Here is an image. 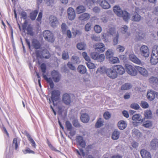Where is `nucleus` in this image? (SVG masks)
<instances>
[{
    "mask_svg": "<svg viewBox=\"0 0 158 158\" xmlns=\"http://www.w3.org/2000/svg\"><path fill=\"white\" fill-rule=\"evenodd\" d=\"M33 56L35 59L39 60L42 58L48 59L50 57V55L48 50L46 49L41 50H36L35 53L33 54Z\"/></svg>",
    "mask_w": 158,
    "mask_h": 158,
    "instance_id": "nucleus-1",
    "label": "nucleus"
},
{
    "mask_svg": "<svg viewBox=\"0 0 158 158\" xmlns=\"http://www.w3.org/2000/svg\"><path fill=\"white\" fill-rule=\"evenodd\" d=\"M43 35L45 40L49 42H53L54 39L53 34L49 31L47 30L43 32Z\"/></svg>",
    "mask_w": 158,
    "mask_h": 158,
    "instance_id": "nucleus-2",
    "label": "nucleus"
},
{
    "mask_svg": "<svg viewBox=\"0 0 158 158\" xmlns=\"http://www.w3.org/2000/svg\"><path fill=\"white\" fill-rule=\"evenodd\" d=\"M60 92L58 90H54L51 93V99L55 105V102L58 101L60 98Z\"/></svg>",
    "mask_w": 158,
    "mask_h": 158,
    "instance_id": "nucleus-3",
    "label": "nucleus"
},
{
    "mask_svg": "<svg viewBox=\"0 0 158 158\" xmlns=\"http://www.w3.org/2000/svg\"><path fill=\"white\" fill-rule=\"evenodd\" d=\"M140 51L141 56L146 58L149 56L150 54L149 50L148 47L146 45L142 46L140 48Z\"/></svg>",
    "mask_w": 158,
    "mask_h": 158,
    "instance_id": "nucleus-4",
    "label": "nucleus"
},
{
    "mask_svg": "<svg viewBox=\"0 0 158 158\" xmlns=\"http://www.w3.org/2000/svg\"><path fill=\"white\" fill-rule=\"evenodd\" d=\"M106 74L110 78L114 79L117 77V72L114 69L113 66L110 68L106 69Z\"/></svg>",
    "mask_w": 158,
    "mask_h": 158,
    "instance_id": "nucleus-5",
    "label": "nucleus"
},
{
    "mask_svg": "<svg viewBox=\"0 0 158 158\" xmlns=\"http://www.w3.org/2000/svg\"><path fill=\"white\" fill-rule=\"evenodd\" d=\"M126 69L128 73L131 76H135L137 74L135 66L134 67L130 65L127 64Z\"/></svg>",
    "mask_w": 158,
    "mask_h": 158,
    "instance_id": "nucleus-6",
    "label": "nucleus"
},
{
    "mask_svg": "<svg viewBox=\"0 0 158 158\" xmlns=\"http://www.w3.org/2000/svg\"><path fill=\"white\" fill-rule=\"evenodd\" d=\"M76 141L77 145L82 148H84L86 146V143L83 137L81 136L76 137Z\"/></svg>",
    "mask_w": 158,
    "mask_h": 158,
    "instance_id": "nucleus-7",
    "label": "nucleus"
},
{
    "mask_svg": "<svg viewBox=\"0 0 158 158\" xmlns=\"http://www.w3.org/2000/svg\"><path fill=\"white\" fill-rule=\"evenodd\" d=\"M147 96L149 100L152 101L155 97L158 98V93L152 90H149L148 91Z\"/></svg>",
    "mask_w": 158,
    "mask_h": 158,
    "instance_id": "nucleus-8",
    "label": "nucleus"
},
{
    "mask_svg": "<svg viewBox=\"0 0 158 158\" xmlns=\"http://www.w3.org/2000/svg\"><path fill=\"white\" fill-rule=\"evenodd\" d=\"M51 74L52 78L55 82H57L60 81L61 76L58 72L53 70L51 72Z\"/></svg>",
    "mask_w": 158,
    "mask_h": 158,
    "instance_id": "nucleus-9",
    "label": "nucleus"
},
{
    "mask_svg": "<svg viewBox=\"0 0 158 158\" xmlns=\"http://www.w3.org/2000/svg\"><path fill=\"white\" fill-rule=\"evenodd\" d=\"M49 23L51 26L53 27H56L59 24V22L56 17L51 15L49 18Z\"/></svg>",
    "mask_w": 158,
    "mask_h": 158,
    "instance_id": "nucleus-10",
    "label": "nucleus"
},
{
    "mask_svg": "<svg viewBox=\"0 0 158 158\" xmlns=\"http://www.w3.org/2000/svg\"><path fill=\"white\" fill-rule=\"evenodd\" d=\"M94 48L97 52L102 53L103 52L105 49L104 44L102 43H98L95 44Z\"/></svg>",
    "mask_w": 158,
    "mask_h": 158,
    "instance_id": "nucleus-11",
    "label": "nucleus"
},
{
    "mask_svg": "<svg viewBox=\"0 0 158 158\" xmlns=\"http://www.w3.org/2000/svg\"><path fill=\"white\" fill-rule=\"evenodd\" d=\"M68 17L71 20H73L76 17V14L74 9L71 7H69L67 10Z\"/></svg>",
    "mask_w": 158,
    "mask_h": 158,
    "instance_id": "nucleus-12",
    "label": "nucleus"
},
{
    "mask_svg": "<svg viewBox=\"0 0 158 158\" xmlns=\"http://www.w3.org/2000/svg\"><path fill=\"white\" fill-rule=\"evenodd\" d=\"M135 68L138 72L141 75L147 77L148 75V73L147 69L138 66H136Z\"/></svg>",
    "mask_w": 158,
    "mask_h": 158,
    "instance_id": "nucleus-13",
    "label": "nucleus"
},
{
    "mask_svg": "<svg viewBox=\"0 0 158 158\" xmlns=\"http://www.w3.org/2000/svg\"><path fill=\"white\" fill-rule=\"evenodd\" d=\"M129 58L131 61L135 64H141V61L133 54L129 55Z\"/></svg>",
    "mask_w": 158,
    "mask_h": 158,
    "instance_id": "nucleus-14",
    "label": "nucleus"
},
{
    "mask_svg": "<svg viewBox=\"0 0 158 158\" xmlns=\"http://www.w3.org/2000/svg\"><path fill=\"white\" fill-rule=\"evenodd\" d=\"M135 11L136 13L134 14V15L131 18V20L134 21L139 22L140 21L141 19V16L138 13H140L139 11V9L137 7H136L135 8Z\"/></svg>",
    "mask_w": 158,
    "mask_h": 158,
    "instance_id": "nucleus-15",
    "label": "nucleus"
},
{
    "mask_svg": "<svg viewBox=\"0 0 158 158\" xmlns=\"http://www.w3.org/2000/svg\"><path fill=\"white\" fill-rule=\"evenodd\" d=\"M98 1L99 4L103 8L108 9L110 8V5L106 0H98Z\"/></svg>",
    "mask_w": 158,
    "mask_h": 158,
    "instance_id": "nucleus-16",
    "label": "nucleus"
},
{
    "mask_svg": "<svg viewBox=\"0 0 158 158\" xmlns=\"http://www.w3.org/2000/svg\"><path fill=\"white\" fill-rule=\"evenodd\" d=\"M114 69L115 71L117 72V75L118 73L119 74H123L125 72V70L124 68L122 66L118 65H114L113 66Z\"/></svg>",
    "mask_w": 158,
    "mask_h": 158,
    "instance_id": "nucleus-17",
    "label": "nucleus"
},
{
    "mask_svg": "<svg viewBox=\"0 0 158 158\" xmlns=\"http://www.w3.org/2000/svg\"><path fill=\"white\" fill-rule=\"evenodd\" d=\"M133 120L139 123H142L144 121L143 118H142L141 115L139 114H137L133 115L132 117Z\"/></svg>",
    "mask_w": 158,
    "mask_h": 158,
    "instance_id": "nucleus-18",
    "label": "nucleus"
},
{
    "mask_svg": "<svg viewBox=\"0 0 158 158\" xmlns=\"http://www.w3.org/2000/svg\"><path fill=\"white\" fill-rule=\"evenodd\" d=\"M31 46L35 49H39L41 45L39 41L35 39H33L31 40Z\"/></svg>",
    "mask_w": 158,
    "mask_h": 158,
    "instance_id": "nucleus-19",
    "label": "nucleus"
},
{
    "mask_svg": "<svg viewBox=\"0 0 158 158\" xmlns=\"http://www.w3.org/2000/svg\"><path fill=\"white\" fill-rule=\"evenodd\" d=\"M140 153L142 158H152L150 153L145 150H141Z\"/></svg>",
    "mask_w": 158,
    "mask_h": 158,
    "instance_id": "nucleus-20",
    "label": "nucleus"
},
{
    "mask_svg": "<svg viewBox=\"0 0 158 158\" xmlns=\"http://www.w3.org/2000/svg\"><path fill=\"white\" fill-rule=\"evenodd\" d=\"M63 100L64 102L66 105L70 104L71 100L69 95L67 94H64L63 96Z\"/></svg>",
    "mask_w": 158,
    "mask_h": 158,
    "instance_id": "nucleus-21",
    "label": "nucleus"
},
{
    "mask_svg": "<svg viewBox=\"0 0 158 158\" xmlns=\"http://www.w3.org/2000/svg\"><path fill=\"white\" fill-rule=\"evenodd\" d=\"M90 15L87 13H84L81 15L79 19L80 20L85 21L88 20L90 18Z\"/></svg>",
    "mask_w": 158,
    "mask_h": 158,
    "instance_id": "nucleus-22",
    "label": "nucleus"
},
{
    "mask_svg": "<svg viewBox=\"0 0 158 158\" xmlns=\"http://www.w3.org/2000/svg\"><path fill=\"white\" fill-rule=\"evenodd\" d=\"M113 10L114 13L118 17H120L121 14L123 11L120 7L118 6H115L113 8Z\"/></svg>",
    "mask_w": 158,
    "mask_h": 158,
    "instance_id": "nucleus-23",
    "label": "nucleus"
},
{
    "mask_svg": "<svg viewBox=\"0 0 158 158\" xmlns=\"http://www.w3.org/2000/svg\"><path fill=\"white\" fill-rule=\"evenodd\" d=\"M150 147L153 149H156L158 147V139H153L151 142Z\"/></svg>",
    "mask_w": 158,
    "mask_h": 158,
    "instance_id": "nucleus-24",
    "label": "nucleus"
},
{
    "mask_svg": "<svg viewBox=\"0 0 158 158\" xmlns=\"http://www.w3.org/2000/svg\"><path fill=\"white\" fill-rule=\"evenodd\" d=\"M150 61L152 65L156 64L158 62V56H156L154 55L151 54Z\"/></svg>",
    "mask_w": 158,
    "mask_h": 158,
    "instance_id": "nucleus-25",
    "label": "nucleus"
},
{
    "mask_svg": "<svg viewBox=\"0 0 158 158\" xmlns=\"http://www.w3.org/2000/svg\"><path fill=\"white\" fill-rule=\"evenodd\" d=\"M120 17H123V19L125 21H127L130 19V14L126 11H123L121 14Z\"/></svg>",
    "mask_w": 158,
    "mask_h": 158,
    "instance_id": "nucleus-26",
    "label": "nucleus"
},
{
    "mask_svg": "<svg viewBox=\"0 0 158 158\" xmlns=\"http://www.w3.org/2000/svg\"><path fill=\"white\" fill-rule=\"evenodd\" d=\"M120 132L117 130H115L113 132L112 135V138L113 140H117L119 137Z\"/></svg>",
    "mask_w": 158,
    "mask_h": 158,
    "instance_id": "nucleus-27",
    "label": "nucleus"
},
{
    "mask_svg": "<svg viewBox=\"0 0 158 158\" xmlns=\"http://www.w3.org/2000/svg\"><path fill=\"white\" fill-rule=\"evenodd\" d=\"M77 69L78 72L81 74H84L87 71L86 67L82 65H79L78 66Z\"/></svg>",
    "mask_w": 158,
    "mask_h": 158,
    "instance_id": "nucleus-28",
    "label": "nucleus"
},
{
    "mask_svg": "<svg viewBox=\"0 0 158 158\" xmlns=\"http://www.w3.org/2000/svg\"><path fill=\"white\" fill-rule=\"evenodd\" d=\"M128 27L126 25H122L120 29L121 32L123 34H126L127 36L130 35V33L127 31Z\"/></svg>",
    "mask_w": 158,
    "mask_h": 158,
    "instance_id": "nucleus-29",
    "label": "nucleus"
},
{
    "mask_svg": "<svg viewBox=\"0 0 158 158\" xmlns=\"http://www.w3.org/2000/svg\"><path fill=\"white\" fill-rule=\"evenodd\" d=\"M118 126L120 130L124 129L127 127V123L123 120H121L118 123Z\"/></svg>",
    "mask_w": 158,
    "mask_h": 158,
    "instance_id": "nucleus-30",
    "label": "nucleus"
},
{
    "mask_svg": "<svg viewBox=\"0 0 158 158\" xmlns=\"http://www.w3.org/2000/svg\"><path fill=\"white\" fill-rule=\"evenodd\" d=\"M114 54V53L112 49H108L106 53V57L109 60L113 56Z\"/></svg>",
    "mask_w": 158,
    "mask_h": 158,
    "instance_id": "nucleus-31",
    "label": "nucleus"
},
{
    "mask_svg": "<svg viewBox=\"0 0 158 158\" xmlns=\"http://www.w3.org/2000/svg\"><path fill=\"white\" fill-rule=\"evenodd\" d=\"M81 119L83 123H86L89 121V118L87 114H81Z\"/></svg>",
    "mask_w": 158,
    "mask_h": 158,
    "instance_id": "nucleus-32",
    "label": "nucleus"
},
{
    "mask_svg": "<svg viewBox=\"0 0 158 158\" xmlns=\"http://www.w3.org/2000/svg\"><path fill=\"white\" fill-rule=\"evenodd\" d=\"M20 144V141L17 138H14L13 141L12 147L16 150H17Z\"/></svg>",
    "mask_w": 158,
    "mask_h": 158,
    "instance_id": "nucleus-33",
    "label": "nucleus"
},
{
    "mask_svg": "<svg viewBox=\"0 0 158 158\" xmlns=\"http://www.w3.org/2000/svg\"><path fill=\"white\" fill-rule=\"evenodd\" d=\"M26 135L27 136L28 140L30 142V143L31 144V146H32V147L35 148L36 147V143L35 141L31 137V136L28 133H27L26 134Z\"/></svg>",
    "mask_w": 158,
    "mask_h": 158,
    "instance_id": "nucleus-34",
    "label": "nucleus"
},
{
    "mask_svg": "<svg viewBox=\"0 0 158 158\" xmlns=\"http://www.w3.org/2000/svg\"><path fill=\"white\" fill-rule=\"evenodd\" d=\"M86 10V8L85 7L83 6H80L77 7L76 9L77 13L79 14L85 12Z\"/></svg>",
    "mask_w": 158,
    "mask_h": 158,
    "instance_id": "nucleus-35",
    "label": "nucleus"
},
{
    "mask_svg": "<svg viewBox=\"0 0 158 158\" xmlns=\"http://www.w3.org/2000/svg\"><path fill=\"white\" fill-rule=\"evenodd\" d=\"M132 87V85L130 83H127L123 84L121 89L122 90H128L131 89Z\"/></svg>",
    "mask_w": 158,
    "mask_h": 158,
    "instance_id": "nucleus-36",
    "label": "nucleus"
},
{
    "mask_svg": "<svg viewBox=\"0 0 158 158\" xmlns=\"http://www.w3.org/2000/svg\"><path fill=\"white\" fill-rule=\"evenodd\" d=\"M145 36V34L143 31L137 32L136 33V37L139 40L143 39Z\"/></svg>",
    "mask_w": 158,
    "mask_h": 158,
    "instance_id": "nucleus-37",
    "label": "nucleus"
},
{
    "mask_svg": "<svg viewBox=\"0 0 158 158\" xmlns=\"http://www.w3.org/2000/svg\"><path fill=\"white\" fill-rule=\"evenodd\" d=\"M71 61L74 64H79L80 62L79 57L76 56H73L72 57Z\"/></svg>",
    "mask_w": 158,
    "mask_h": 158,
    "instance_id": "nucleus-38",
    "label": "nucleus"
},
{
    "mask_svg": "<svg viewBox=\"0 0 158 158\" xmlns=\"http://www.w3.org/2000/svg\"><path fill=\"white\" fill-rule=\"evenodd\" d=\"M119 34L117 33L116 35L114 36L113 38V45H115L117 44L118 42Z\"/></svg>",
    "mask_w": 158,
    "mask_h": 158,
    "instance_id": "nucleus-39",
    "label": "nucleus"
},
{
    "mask_svg": "<svg viewBox=\"0 0 158 158\" xmlns=\"http://www.w3.org/2000/svg\"><path fill=\"white\" fill-rule=\"evenodd\" d=\"M149 81L151 83L154 85L158 84V78L156 77H150Z\"/></svg>",
    "mask_w": 158,
    "mask_h": 158,
    "instance_id": "nucleus-40",
    "label": "nucleus"
},
{
    "mask_svg": "<svg viewBox=\"0 0 158 158\" xmlns=\"http://www.w3.org/2000/svg\"><path fill=\"white\" fill-rule=\"evenodd\" d=\"M38 12V11L37 10H35L30 13V18L32 20H33L35 19Z\"/></svg>",
    "mask_w": 158,
    "mask_h": 158,
    "instance_id": "nucleus-41",
    "label": "nucleus"
},
{
    "mask_svg": "<svg viewBox=\"0 0 158 158\" xmlns=\"http://www.w3.org/2000/svg\"><path fill=\"white\" fill-rule=\"evenodd\" d=\"M96 0H87L85 3L87 5L89 9L94 5Z\"/></svg>",
    "mask_w": 158,
    "mask_h": 158,
    "instance_id": "nucleus-42",
    "label": "nucleus"
},
{
    "mask_svg": "<svg viewBox=\"0 0 158 158\" xmlns=\"http://www.w3.org/2000/svg\"><path fill=\"white\" fill-rule=\"evenodd\" d=\"M111 64L118 63L119 62V59L117 57L113 56L109 60Z\"/></svg>",
    "mask_w": 158,
    "mask_h": 158,
    "instance_id": "nucleus-43",
    "label": "nucleus"
},
{
    "mask_svg": "<svg viewBox=\"0 0 158 158\" xmlns=\"http://www.w3.org/2000/svg\"><path fill=\"white\" fill-rule=\"evenodd\" d=\"M106 69L105 66H102L98 68L96 72V73L98 74L100 73V74H102L104 73L105 72L106 73Z\"/></svg>",
    "mask_w": 158,
    "mask_h": 158,
    "instance_id": "nucleus-44",
    "label": "nucleus"
},
{
    "mask_svg": "<svg viewBox=\"0 0 158 158\" xmlns=\"http://www.w3.org/2000/svg\"><path fill=\"white\" fill-rule=\"evenodd\" d=\"M105 56L103 54H98L96 60L98 62H102L105 60Z\"/></svg>",
    "mask_w": 158,
    "mask_h": 158,
    "instance_id": "nucleus-45",
    "label": "nucleus"
},
{
    "mask_svg": "<svg viewBox=\"0 0 158 158\" xmlns=\"http://www.w3.org/2000/svg\"><path fill=\"white\" fill-rule=\"evenodd\" d=\"M145 118L146 119H150L152 116V112L150 110H146L144 112Z\"/></svg>",
    "mask_w": 158,
    "mask_h": 158,
    "instance_id": "nucleus-46",
    "label": "nucleus"
},
{
    "mask_svg": "<svg viewBox=\"0 0 158 158\" xmlns=\"http://www.w3.org/2000/svg\"><path fill=\"white\" fill-rule=\"evenodd\" d=\"M77 47L80 50H84L85 48V45L84 43H79L77 44Z\"/></svg>",
    "mask_w": 158,
    "mask_h": 158,
    "instance_id": "nucleus-47",
    "label": "nucleus"
},
{
    "mask_svg": "<svg viewBox=\"0 0 158 158\" xmlns=\"http://www.w3.org/2000/svg\"><path fill=\"white\" fill-rule=\"evenodd\" d=\"M103 122L102 121L101 118H99L98 120L95 124V126L97 128H99L102 127L103 124Z\"/></svg>",
    "mask_w": 158,
    "mask_h": 158,
    "instance_id": "nucleus-48",
    "label": "nucleus"
},
{
    "mask_svg": "<svg viewBox=\"0 0 158 158\" xmlns=\"http://www.w3.org/2000/svg\"><path fill=\"white\" fill-rule=\"evenodd\" d=\"M62 31L63 34H65L66 31L68 30V27L64 23H63L61 25Z\"/></svg>",
    "mask_w": 158,
    "mask_h": 158,
    "instance_id": "nucleus-49",
    "label": "nucleus"
},
{
    "mask_svg": "<svg viewBox=\"0 0 158 158\" xmlns=\"http://www.w3.org/2000/svg\"><path fill=\"white\" fill-rule=\"evenodd\" d=\"M152 125V123L150 121H147L143 123V125L146 128H148L151 127Z\"/></svg>",
    "mask_w": 158,
    "mask_h": 158,
    "instance_id": "nucleus-50",
    "label": "nucleus"
},
{
    "mask_svg": "<svg viewBox=\"0 0 158 158\" xmlns=\"http://www.w3.org/2000/svg\"><path fill=\"white\" fill-rule=\"evenodd\" d=\"M27 33L31 36H33L34 35L33 32L32 31V28L30 26H28L26 29Z\"/></svg>",
    "mask_w": 158,
    "mask_h": 158,
    "instance_id": "nucleus-51",
    "label": "nucleus"
},
{
    "mask_svg": "<svg viewBox=\"0 0 158 158\" xmlns=\"http://www.w3.org/2000/svg\"><path fill=\"white\" fill-rule=\"evenodd\" d=\"M82 56L86 61L88 62L90 61V59L89 57L85 52H83L82 53Z\"/></svg>",
    "mask_w": 158,
    "mask_h": 158,
    "instance_id": "nucleus-52",
    "label": "nucleus"
},
{
    "mask_svg": "<svg viewBox=\"0 0 158 158\" xmlns=\"http://www.w3.org/2000/svg\"><path fill=\"white\" fill-rule=\"evenodd\" d=\"M95 31L98 33H100L102 30L101 27L98 25H96L94 27Z\"/></svg>",
    "mask_w": 158,
    "mask_h": 158,
    "instance_id": "nucleus-53",
    "label": "nucleus"
},
{
    "mask_svg": "<svg viewBox=\"0 0 158 158\" xmlns=\"http://www.w3.org/2000/svg\"><path fill=\"white\" fill-rule=\"evenodd\" d=\"M125 49L124 47L120 45H118L117 46L116 50L117 51L120 52H123Z\"/></svg>",
    "mask_w": 158,
    "mask_h": 158,
    "instance_id": "nucleus-54",
    "label": "nucleus"
},
{
    "mask_svg": "<svg viewBox=\"0 0 158 158\" xmlns=\"http://www.w3.org/2000/svg\"><path fill=\"white\" fill-rule=\"evenodd\" d=\"M133 135L137 137H139L140 136L141 134L139 131L137 129L133 130Z\"/></svg>",
    "mask_w": 158,
    "mask_h": 158,
    "instance_id": "nucleus-55",
    "label": "nucleus"
},
{
    "mask_svg": "<svg viewBox=\"0 0 158 158\" xmlns=\"http://www.w3.org/2000/svg\"><path fill=\"white\" fill-rule=\"evenodd\" d=\"M46 81L48 82L49 83L50 88L51 89L53 88L54 87V83L53 82L52 78H48Z\"/></svg>",
    "mask_w": 158,
    "mask_h": 158,
    "instance_id": "nucleus-56",
    "label": "nucleus"
},
{
    "mask_svg": "<svg viewBox=\"0 0 158 158\" xmlns=\"http://www.w3.org/2000/svg\"><path fill=\"white\" fill-rule=\"evenodd\" d=\"M107 33L112 36H114L116 33L115 30L114 28H111L109 31L107 32Z\"/></svg>",
    "mask_w": 158,
    "mask_h": 158,
    "instance_id": "nucleus-57",
    "label": "nucleus"
},
{
    "mask_svg": "<svg viewBox=\"0 0 158 158\" xmlns=\"http://www.w3.org/2000/svg\"><path fill=\"white\" fill-rule=\"evenodd\" d=\"M69 57V55L68 52L64 51L62 54V58L64 60L67 59Z\"/></svg>",
    "mask_w": 158,
    "mask_h": 158,
    "instance_id": "nucleus-58",
    "label": "nucleus"
},
{
    "mask_svg": "<svg viewBox=\"0 0 158 158\" xmlns=\"http://www.w3.org/2000/svg\"><path fill=\"white\" fill-rule=\"evenodd\" d=\"M86 64L88 67L89 69H94L96 67L94 64L90 62L87 63Z\"/></svg>",
    "mask_w": 158,
    "mask_h": 158,
    "instance_id": "nucleus-59",
    "label": "nucleus"
},
{
    "mask_svg": "<svg viewBox=\"0 0 158 158\" xmlns=\"http://www.w3.org/2000/svg\"><path fill=\"white\" fill-rule=\"evenodd\" d=\"M40 68L42 70V72L43 73H45L46 70V66L45 63H42L41 66Z\"/></svg>",
    "mask_w": 158,
    "mask_h": 158,
    "instance_id": "nucleus-60",
    "label": "nucleus"
},
{
    "mask_svg": "<svg viewBox=\"0 0 158 158\" xmlns=\"http://www.w3.org/2000/svg\"><path fill=\"white\" fill-rule=\"evenodd\" d=\"M67 65L68 67L70 69L73 70H76V67L70 62H69Z\"/></svg>",
    "mask_w": 158,
    "mask_h": 158,
    "instance_id": "nucleus-61",
    "label": "nucleus"
},
{
    "mask_svg": "<svg viewBox=\"0 0 158 158\" xmlns=\"http://www.w3.org/2000/svg\"><path fill=\"white\" fill-rule=\"evenodd\" d=\"M91 24L90 23H87L85 26V30L86 31H89L91 28Z\"/></svg>",
    "mask_w": 158,
    "mask_h": 158,
    "instance_id": "nucleus-62",
    "label": "nucleus"
},
{
    "mask_svg": "<svg viewBox=\"0 0 158 158\" xmlns=\"http://www.w3.org/2000/svg\"><path fill=\"white\" fill-rule=\"evenodd\" d=\"M76 151L77 153L80 156H85V153L84 152L83 150L82 149H80V151L76 149Z\"/></svg>",
    "mask_w": 158,
    "mask_h": 158,
    "instance_id": "nucleus-63",
    "label": "nucleus"
},
{
    "mask_svg": "<svg viewBox=\"0 0 158 158\" xmlns=\"http://www.w3.org/2000/svg\"><path fill=\"white\" fill-rule=\"evenodd\" d=\"M131 108L135 110H138L139 108V105L135 103H133L131 105Z\"/></svg>",
    "mask_w": 158,
    "mask_h": 158,
    "instance_id": "nucleus-64",
    "label": "nucleus"
}]
</instances>
